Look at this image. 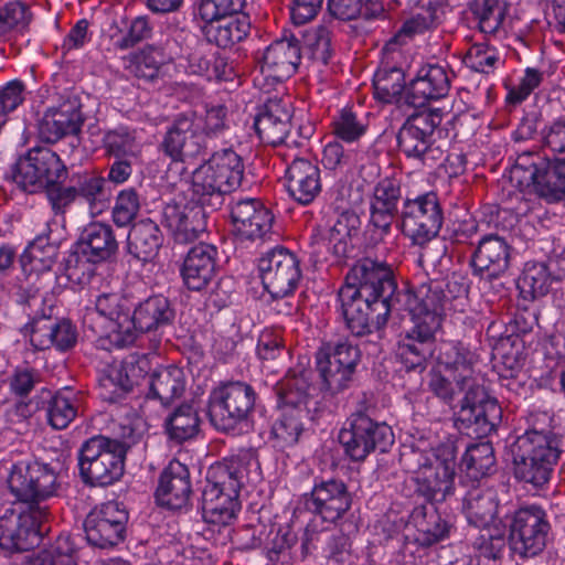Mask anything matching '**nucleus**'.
Segmentation results:
<instances>
[{
    "label": "nucleus",
    "mask_w": 565,
    "mask_h": 565,
    "mask_svg": "<svg viewBox=\"0 0 565 565\" xmlns=\"http://www.w3.org/2000/svg\"><path fill=\"white\" fill-rule=\"evenodd\" d=\"M395 289L391 267L366 258L348 274L339 301L348 328L359 337L385 326L393 303L403 305L413 328L399 343L398 355L407 369H415L434 356L431 347L441 327L446 296L437 281L397 291L393 298Z\"/></svg>",
    "instance_id": "obj_1"
},
{
    "label": "nucleus",
    "mask_w": 565,
    "mask_h": 565,
    "mask_svg": "<svg viewBox=\"0 0 565 565\" xmlns=\"http://www.w3.org/2000/svg\"><path fill=\"white\" fill-rule=\"evenodd\" d=\"M262 479L260 466L252 452L233 459L230 466L212 468L203 490L202 512L206 523L230 525L241 510L238 493L245 482L256 483Z\"/></svg>",
    "instance_id": "obj_2"
},
{
    "label": "nucleus",
    "mask_w": 565,
    "mask_h": 565,
    "mask_svg": "<svg viewBox=\"0 0 565 565\" xmlns=\"http://www.w3.org/2000/svg\"><path fill=\"white\" fill-rule=\"evenodd\" d=\"M223 106H213L204 113H190L179 116L167 131L162 149L173 161L186 162L198 157L206 148L210 138L225 129Z\"/></svg>",
    "instance_id": "obj_3"
},
{
    "label": "nucleus",
    "mask_w": 565,
    "mask_h": 565,
    "mask_svg": "<svg viewBox=\"0 0 565 565\" xmlns=\"http://www.w3.org/2000/svg\"><path fill=\"white\" fill-rule=\"evenodd\" d=\"M245 166L232 148L215 150L196 167L191 177V190L200 204L221 203L224 195L242 183Z\"/></svg>",
    "instance_id": "obj_4"
},
{
    "label": "nucleus",
    "mask_w": 565,
    "mask_h": 565,
    "mask_svg": "<svg viewBox=\"0 0 565 565\" xmlns=\"http://www.w3.org/2000/svg\"><path fill=\"white\" fill-rule=\"evenodd\" d=\"M413 455L417 462L414 480L426 500L440 502L454 493L457 447L452 437L429 449L418 444Z\"/></svg>",
    "instance_id": "obj_5"
},
{
    "label": "nucleus",
    "mask_w": 565,
    "mask_h": 565,
    "mask_svg": "<svg viewBox=\"0 0 565 565\" xmlns=\"http://www.w3.org/2000/svg\"><path fill=\"white\" fill-rule=\"evenodd\" d=\"M512 452L515 477L534 487H542L548 481L558 458L554 440L535 430L520 436Z\"/></svg>",
    "instance_id": "obj_6"
},
{
    "label": "nucleus",
    "mask_w": 565,
    "mask_h": 565,
    "mask_svg": "<svg viewBox=\"0 0 565 565\" xmlns=\"http://www.w3.org/2000/svg\"><path fill=\"white\" fill-rule=\"evenodd\" d=\"M530 156L520 157L511 169V182L520 193L534 192L548 202L565 199V159L545 161L537 158L527 162Z\"/></svg>",
    "instance_id": "obj_7"
},
{
    "label": "nucleus",
    "mask_w": 565,
    "mask_h": 565,
    "mask_svg": "<svg viewBox=\"0 0 565 565\" xmlns=\"http://www.w3.org/2000/svg\"><path fill=\"white\" fill-rule=\"evenodd\" d=\"M310 383L305 373L288 374L277 387L280 417L273 426L271 434L280 448L298 441L302 430L300 422L301 406L307 405Z\"/></svg>",
    "instance_id": "obj_8"
},
{
    "label": "nucleus",
    "mask_w": 565,
    "mask_h": 565,
    "mask_svg": "<svg viewBox=\"0 0 565 565\" xmlns=\"http://www.w3.org/2000/svg\"><path fill=\"white\" fill-rule=\"evenodd\" d=\"M79 470L85 482L108 486L124 471L122 448L116 440L103 436L93 437L81 448Z\"/></svg>",
    "instance_id": "obj_9"
},
{
    "label": "nucleus",
    "mask_w": 565,
    "mask_h": 565,
    "mask_svg": "<svg viewBox=\"0 0 565 565\" xmlns=\"http://www.w3.org/2000/svg\"><path fill=\"white\" fill-rule=\"evenodd\" d=\"M47 507H19L0 516V547L7 552L26 551L40 542Z\"/></svg>",
    "instance_id": "obj_10"
},
{
    "label": "nucleus",
    "mask_w": 565,
    "mask_h": 565,
    "mask_svg": "<svg viewBox=\"0 0 565 565\" xmlns=\"http://www.w3.org/2000/svg\"><path fill=\"white\" fill-rule=\"evenodd\" d=\"M360 358L358 347L348 342L321 348L316 354V365L322 390L334 395L349 388Z\"/></svg>",
    "instance_id": "obj_11"
},
{
    "label": "nucleus",
    "mask_w": 565,
    "mask_h": 565,
    "mask_svg": "<svg viewBox=\"0 0 565 565\" xmlns=\"http://www.w3.org/2000/svg\"><path fill=\"white\" fill-rule=\"evenodd\" d=\"M443 225V211L434 192L419 194L403 202L401 227L403 234L416 245L435 238Z\"/></svg>",
    "instance_id": "obj_12"
},
{
    "label": "nucleus",
    "mask_w": 565,
    "mask_h": 565,
    "mask_svg": "<svg viewBox=\"0 0 565 565\" xmlns=\"http://www.w3.org/2000/svg\"><path fill=\"white\" fill-rule=\"evenodd\" d=\"M67 171L60 157L49 148L39 147L20 158L14 170V181L24 191L38 192L54 186L66 178Z\"/></svg>",
    "instance_id": "obj_13"
},
{
    "label": "nucleus",
    "mask_w": 565,
    "mask_h": 565,
    "mask_svg": "<svg viewBox=\"0 0 565 565\" xmlns=\"http://www.w3.org/2000/svg\"><path fill=\"white\" fill-rule=\"evenodd\" d=\"M339 441L347 456L360 461L376 448L386 451L394 443V434L385 423H377L363 414H358L351 418L349 427L341 429Z\"/></svg>",
    "instance_id": "obj_14"
},
{
    "label": "nucleus",
    "mask_w": 565,
    "mask_h": 565,
    "mask_svg": "<svg viewBox=\"0 0 565 565\" xmlns=\"http://www.w3.org/2000/svg\"><path fill=\"white\" fill-rule=\"evenodd\" d=\"M255 393L242 382L227 383L211 392L209 416L212 424L220 430L233 429L246 419L253 408Z\"/></svg>",
    "instance_id": "obj_15"
},
{
    "label": "nucleus",
    "mask_w": 565,
    "mask_h": 565,
    "mask_svg": "<svg viewBox=\"0 0 565 565\" xmlns=\"http://www.w3.org/2000/svg\"><path fill=\"white\" fill-rule=\"evenodd\" d=\"M8 486L11 493L26 507H42L41 502L56 492V475L47 465L20 461L13 465Z\"/></svg>",
    "instance_id": "obj_16"
},
{
    "label": "nucleus",
    "mask_w": 565,
    "mask_h": 565,
    "mask_svg": "<svg viewBox=\"0 0 565 565\" xmlns=\"http://www.w3.org/2000/svg\"><path fill=\"white\" fill-rule=\"evenodd\" d=\"M258 269L264 288L274 298L291 295L302 277L299 259L282 247L265 254L259 259Z\"/></svg>",
    "instance_id": "obj_17"
},
{
    "label": "nucleus",
    "mask_w": 565,
    "mask_h": 565,
    "mask_svg": "<svg viewBox=\"0 0 565 565\" xmlns=\"http://www.w3.org/2000/svg\"><path fill=\"white\" fill-rule=\"evenodd\" d=\"M550 531L545 512L536 507L520 508L510 524V544L522 556H535L543 551Z\"/></svg>",
    "instance_id": "obj_18"
},
{
    "label": "nucleus",
    "mask_w": 565,
    "mask_h": 565,
    "mask_svg": "<svg viewBox=\"0 0 565 565\" xmlns=\"http://www.w3.org/2000/svg\"><path fill=\"white\" fill-rule=\"evenodd\" d=\"M441 122L437 111H422L411 116L399 129L397 140L401 150L408 158L420 159L423 162L436 159L440 152L431 146V136Z\"/></svg>",
    "instance_id": "obj_19"
},
{
    "label": "nucleus",
    "mask_w": 565,
    "mask_h": 565,
    "mask_svg": "<svg viewBox=\"0 0 565 565\" xmlns=\"http://www.w3.org/2000/svg\"><path fill=\"white\" fill-rule=\"evenodd\" d=\"M128 513L120 503L106 502L94 508L86 516L84 527L87 541L98 547H107L122 540Z\"/></svg>",
    "instance_id": "obj_20"
},
{
    "label": "nucleus",
    "mask_w": 565,
    "mask_h": 565,
    "mask_svg": "<svg viewBox=\"0 0 565 565\" xmlns=\"http://www.w3.org/2000/svg\"><path fill=\"white\" fill-rule=\"evenodd\" d=\"M173 317L170 303L162 296L150 297L139 303L132 315L124 317L121 335H116V345L132 343L138 333L148 332L168 324Z\"/></svg>",
    "instance_id": "obj_21"
},
{
    "label": "nucleus",
    "mask_w": 565,
    "mask_h": 565,
    "mask_svg": "<svg viewBox=\"0 0 565 565\" xmlns=\"http://www.w3.org/2000/svg\"><path fill=\"white\" fill-rule=\"evenodd\" d=\"M146 356H130L110 364L99 377L100 396L108 402H117L138 385L149 372Z\"/></svg>",
    "instance_id": "obj_22"
},
{
    "label": "nucleus",
    "mask_w": 565,
    "mask_h": 565,
    "mask_svg": "<svg viewBox=\"0 0 565 565\" xmlns=\"http://www.w3.org/2000/svg\"><path fill=\"white\" fill-rule=\"evenodd\" d=\"M129 300L119 292H102L95 299V309L84 316V323L100 337L116 345V335H121L124 317L128 313Z\"/></svg>",
    "instance_id": "obj_23"
},
{
    "label": "nucleus",
    "mask_w": 565,
    "mask_h": 565,
    "mask_svg": "<svg viewBox=\"0 0 565 565\" xmlns=\"http://www.w3.org/2000/svg\"><path fill=\"white\" fill-rule=\"evenodd\" d=\"M459 416L462 422L477 426V433L487 436L493 433L502 419L498 401L480 385L471 386L466 393Z\"/></svg>",
    "instance_id": "obj_24"
},
{
    "label": "nucleus",
    "mask_w": 565,
    "mask_h": 565,
    "mask_svg": "<svg viewBox=\"0 0 565 565\" xmlns=\"http://www.w3.org/2000/svg\"><path fill=\"white\" fill-rule=\"evenodd\" d=\"M234 233L241 239L266 237L273 228L274 215L259 200H237L231 210Z\"/></svg>",
    "instance_id": "obj_25"
},
{
    "label": "nucleus",
    "mask_w": 565,
    "mask_h": 565,
    "mask_svg": "<svg viewBox=\"0 0 565 565\" xmlns=\"http://www.w3.org/2000/svg\"><path fill=\"white\" fill-rule=\"evenodd\" d=\"M299 62L297 40H277L266 47L259 60L260 74L269 85L282 82L296 72Z\"/></svg>",
    "instance_id": "obj_26"
},
{
    "label": "nucleus",
    "mask_w": 565,
    "mask_h": 565,
    "mask_svg": "<svg viewBox=\"0 0 565 565\" xmlns=\"http://www.w3.org/2000/svg\"><path fill=\"white\" fill-rule=\"evenodd\" d=\"M465 511L469 523L487 532L481 534V539H491L490 551L482 548V554L486 557L495 558L497 551L503 541L500 535L490 533V526H495L498 513V501L494 492L491 490L469 492L465 502Z\"/></svg>",
    "instance_id": "obj_27"
},
{
    "label": "nucleus",
    "mask_w": 565,
    "mask_h": 565,
    "mask_svg": "<svg viewBox=\"0 0 565 565\" xmlns=\"http://www.w3.org/2000/svg\"><path fill=\"white\" fill-rule=\"evenodd\" d=\"M163 222L179 241H191L205 231L203 209L184 198L174 199L163 207Z\"/></svg>",
    "instance_id": "obj_28"
},
{
    "label": "nucleus",
    "mask_w": 565,
    "mask_h": 565,
    "mask_svg": "<svg viewBox=\"0 0 565 565\" xmlns=\"http://www.w3.org/2000/svg\"><path fill=\"white\" fill-rule=\"evenodd\" d=\"M217 250L210 244L193 246L186 254L181 277L184 286L192 291L205 289L216 275Z\"/></svg>",
    "instance_id": "obj_29"
},
{
    "label": "nucleus",
    "mask_w": 565,
    "mask_h": 565,
    "mask_svg": "<svg viewBox=\"0 0 565 565\" xmlns=\"http://www.w3.org/2000/svg\"><path fill=\"white\" fill-rule=\"evenodd\" d=\"M450 88V79L444 66L427 64L406 88V99L414 107H423L429 100L445 97Z\"/></svg>",
    "instance_id": "obj_30"
},
{
    "label": "nucleus",
    "mask_w": 565,
    "mask_h": 565,
    "mask_svg": "<svg viewBox=\"0 0 565 565\" xmlns=\"http://www.w3.org/2000/svg\"><path fill=\"white\" fill-rule=\"evenodd\" d=\"M308 507L324 521L334 522L350 509L351 498L342 481H321L313 487Z\"/></svg>",
    "instance_id": "obj_31"
},
{
    "label": "nucleus",
    "mask_w": 565,
    "mask_h": 565,
    "mask_svg": "<svg viewBox=\"0 0 565 565\" xmlns=\"http://www.w3.org/2000/svg\"><path fill=\"white\" fill-rule=\"evenodd\" d=\"M286 188L297 202H312L321 191L319 167L305 158L294 159L286 170Z\"/></svg>",
    "instance_id": "obj_32"
},
{
    "label": "nucleus",
    "mask_w": 565,
    "mask_h": 565,
    "mask_svg": "<svg viewBox=\"0 0 565 565\" xmlns=\"http://www.w3.org/2000/svg\"><path fill=\"white\" fill-rule=\"evenodd\" d=\"M191 493L189 470L178 460H172L163 470L156 498L159 504L169 509H181Z\"/></svg>",
    "instance_id": "obj_33"
},
{
    "label": "nucleus",
    "mask_w": 565,
    "mask_h": 565,
    "mask_svg": "<svg viewBox=\"0 0 565 565\" xmlns=\"http://www.w3.org/2000/svg\"><path fill=\"white\" fill-rule=\"evenodd\" d=\"M83 124L79 109L72 103H63L50 108L40 122V135L47 142H56L63 137L76 135Z\"/></svg>",
    "instance_id": "obj_34"
},
{
    "label": "nucleus",
    "mask_w": 565,
    "mask_h": 565,
    "mask_svg": "<svg viewBox=\"0 0 565 565\" xmlns=\"http://www.w3.org/2000/svg\"><path fill=\"white\" fill-rule=\"evenodd\" d=\"M77 253L90 263L108 259L117 249L113 230L109 225L92 222L85 226L77 243Z\"/></svg>",
    "instance_id": "obj_35"
},
{
    "label": "nucleus",
    "mask_w": 565,
    "mask_h": 565,
    "mask_svg": "<svg viewBox=\"0 0 565 565\" xmlns=\"http://www.w3.org/2000/svg\"><path fill=\"white\" fill-rule=\"evenodd\" d=\"M291 114L286 104L270 100L265 110L255 119V129L259 138L273 146L285 141L290 130Z\"/></svg>",
    "instance_id": "obj_36"
},
{
    "label": "nucleus",
    "mask_w": 565,
    "mask_h": 565,
    "mask_svg": "<svg viewBox=\"0 0 565 565\" xmlns=\"http://www.w3.org/2000/svg\"><path fill=\"white\" fill-rule=\"evenodd\" d=\"M509 252L510 247L502 237L488 235L479 242L472 257V266L476 271L498 277L508 269Z\"/></svg>",
    "instance_id": "obj_37"
},
{
    "label": "nucleus",
    "mask_w": 565,
    "mask_h": 565,
    "mask_svg": "<svg viewBox=\"0 0 565 565\" xmlns=\"http://www.w3.org/2000/svg\"><path fill=\"white\" fill-rule=\"evenodd\" d=\"M433 358L436 360L435 367L449 373L457 385L471 381L473 356L458 343L452 341L441 342L437 350L434 351Z\"/></svg>",
    "instance_id": "obj_38"
},
{
    "label": "nucleus",
    "mask_w": 565,
    "mask_h": 565,
    "mask_svg": "<svg viewBox=\"0 0 565 565\" xmlns=\"http://www.w3.org/2000/svg\"><path fill=\"white\" fill-rule=\"evenodd\" d=\"M202 22L201 29L207 41L222 47L242 41L249 31V22L246 17L225 15L213 21Z\"/></svg>",
    "instance_id": "obj_39"
},
{
    "label": "nucleus",
    "mask_w": 565,
    "mask_h": 565,
    "mask_svg": "<svg viewBox=\"0 0 565 565\" xmlns=\"http://www.w3.org/2000/svg\"><path fill=\"white\" fill-rule=\"evenodd\" d=\"M399 196L401 189L396 181L383 179L376 184L371 202V221L376 227H390Z\"/></svg>",
    "instance_id": "obj_40"
},
{
    "label": "nucleus",
    "mask_w": 565,
    "mask_h": 565,
    "mask_svg": "<svg viewBox=\"0 0 565 565\" xmlns=\"http://www.w3.org/2000/svg\"><path fill=\"white\" fill-rule=\"evenodd\" d=\"M162 244L160 228L151 220L136 223L128 235V249L142 262L152 260Z\"/></svg>",
    "instance_id": "obj_41"
},
{
    "label": "nucleus",
    "mask_w": 565,
    "mask_h": 565,
    "mask_svg": "<svg viewBox=\"0 0 565 565\" xmlns=\"http://www.w3.org/2000/svg\"><path fill=\"white\" fill-rule=\"evenodd\" d=\"M412 519L416 527L415 540L419 545L430 546L449 537L451 525L434 509H417Z\"/></svg>",
    "instance_id": "obj_42"
},
{
    "label": "nucleus",
    "mask_w": 565,
    "mask_h": 565,
    "mask_svg": "<svg viewBox=\"0 0 565 565\" xmlns=\"http://www.w3.org/2000/svg\"><path fill=\"white\" fill-rule=\"evenodd\" d=\"M185 388L183 371L177 366H164L156 370L150 379L149 396L168 405L181 396Z\"/></svg>",
    "instance_id": "obj_43"
},
{
    "label": "nucleus",
    "mask_w": 565,
    "mask_h": 565,
    "mask_svg": "<svg viewBox=\"0 0 565 565\" xmlns=\"http://www.w3.org/2000/svg\"><path fill=\"white\" fill-rule=\"evenodd\" d=\"M447 8V0H418L412 17L404 22L397 38L422 33L439 23Z\"/></svg>",
    "instance_id": "obj_44"
},
{
    "label": "nucleus",
    "mask_w": 565,
    "mask_h": 565,
    "mask_svg": "<svg viewBox=\"0 0 565 565\" xmlns=\"http://www.w3.org/2000/svg\"><path fill=\"white\" fill-rule=\"evenodd\" d=\"M57 249L47 237L39 236L28 245L21 255V266L25 275H40L51 270Z\"/></svg>",
    "instance_id": "obj_45"
},
{
    "label": "nucleus",
    "mask_w": 565,
    "mask_h": 565,
    "mask_svg": "<svg viewBox=\"0 0 565 565\" xmlns=\"http://www.w3.org/2000/svg\"><path fill=\"white\" fill-rule=\"evenodd\" d=\"M105 180L94 173H85L78 178L75 185L78 202L86 204L92 216H98L107 210L109 200L104 191Z\"/></svg>",
    "instance_id": "obj_46"
},
{
    "label": "nucleus",
    "mask_w": 565,
    "mask_h": 565,
    "mask_svg": "<svg viewBox=\"0 0 565 565\" xmlns=\"http://www.w3.org/2000/svg\"><path fill=\"white\" fill-rule=\"evenodd\" d=\"M548 267L544 263L529 262L525 264L518 288L525 300H534L548 294L552 287Z\"/></svg>",
    "instance_id": "obj_47"
},
{
    "label": "nucleus",
    "mask_w": 565,
    "mask_h": 565,
    "mask_svg": "<svg viewBox=\"0 0 565 565\" xmlns=\"http://www.w3.org/2000/svg\"><path fill=\"white\" fill-rule=\"evenodd\" d=\"M331 129L337 139L347 143H356L366 134L369 122L351 108H342L334 115Z\"/></svg>",
    "instance_id": "obj_48"
},
{
    "label": "nucleus",
    "mask_w": 565,
    "mask_h": 565,
    "mask_svg": "<svg viewBox=\"0 0 565 565\" xmlns=\"http://www.w3.org/2000/svg\"><path fill=\"white\" fill-rule=\"evenodd\" d=\"M166 431L178 443L192 438L199 428V417L190 405H182L166 420Z\"/></svg>",
    "instance_id": "obj_49"
},
{
    "label": "nucleus",
    "mask_w": 565,
    "mask_h": 565,
    "mask_svg": "<svg viewBox=\"0 0 565 565\" xmlns=\"http://www.w3.org/2000/svg\"><path fill=\"white\" fill-rule=\"evenodd\" d=\"M122 28L111 29V41L115 46L125 50L150 36L151 26L148 18L137 17L131 21L121 20Z\"/></svg>",
    "instance_id": "obj_50"
},
{
    "label": "nucleus",
    "mask_w": 565,
    "mask_h": 565,
    "mask_svg": "<svg viewBox=\"0 0 565 565\" xmlns=\"http://www.w3.org/2000/svg\"><path fill=\"white\" fill-rule=\"evenodd\" d=\"M75 547L67 535H61L53 546L30 557L28 565H76Z\"/></svg>",
    "instance_id": "obj_51"
},
{
    "label": "nucleus",
    "mask_w": 565,
    "mask_h": 565,
    "mask_svg": "<svg viewBox=\"0 0 565 565\" xmlns=\"http://www.w3.org/2000/svg\"><path fill=\"white\" fill-rule=\"evenodd\" d=\"M42 333V331H33L31 334V342L40 350L55 347L57 350L65 351L76 342V331L68 321H60L51 326V329L45 332V339L40 338Z\"/></svg>",
    "instance_id": "obj_52"
},
{
    "label": "nucleus",
    "mask_w": 565,
    "mask_h": 565,
    "mask_svg": "<svg viewBox=\"0 0 565 565\" xmlns=\"http://www.w3.org/2000/svg\"><path fill=\"white\" fill-rule=\"evenodd\" d=\"M505 12L507 6L503 0H476L473 4L479 29L484 34H493L500 29Z\"/></svg>",
    "instance_id": "obj_53"
},
{
    "label": "nucleus",
    "mask_w": 565,
    "mask_h": 565,
    "mask_svg": "<svg viewBox=\"0 0 565 565\" xmlns=\"http://www.w3.org/2000/svg\"><path fill=\"white\" fill-rule=\"evenodd\" d=\"M77 407L75 396L70 391L56 393L50 401L47 419L55 429H64L76 417Z\"/></svg>",
    "instance_id": "obj_54"
},
{
    "label": "nucleus",
    "mask_w": 565,
    "mask_h": 565,
    "mask_svg": "<svg viewBox=\"0 0 565 565\" xmlns=\"http://www.w3.org/2000/svg\"><path fill=\"white\" fill-rule=\"evenodd\" d=\"M374 95L384 103H391L404 88V74L401 68L380 67L373 79Z\"/></svg>",
    "instance_id": "obj_55"
},
{
    "label": "nucleus",
    "mask_w": 565,
    "mask_h": 565,
    "mask_svg": "<svg viewBox=\"0 0 565 565\" xmlns=\"http://www.w3.org/2000/svg\"><path fill=\"white\" fill-rule=\"evenodd\" d=\"M461 465L475 478L487 475L494 465L493 448L489 443L471 445L466 450Z\"/></svg>",
    "instance_id": "obj_56"
},
{
    "label": "nucleus",
    "mask_w": 565,
    "mask_h": 565,
    "mask_svg": "<svg viewBox=\"0 0 565 565\" xmlns=\"http://www.w3.org/2000/svg\"><path fill=\"white\" fill-rule=\"evenodd\" d=\"M462 61L470 70L489 74L499 62V53L487 43H476L468 49Z\"/></svg>",
    "instance_id": "obj_57"
},
{
    "label": "nucleus",
    "mask_w": 565,
    "mask_h": 565,
    "mask_svg": "<svg viewBox=\"0 0 565 565\" xmlns=\"http://www.w3.org/2000/svg\"><path fill=\"white\" fill-rule=\"evenodd\" d=\"M306 52L315 61L327 64L331 56V38L327 26L320 25L303 34Z\"/></svg>",
    "instance_id": "obj_58"
},
{
    "label": "nucleus",
    "mask_w": 565,
    "mask_h": 565,
    "mask_svg": "<svg viewBox=\"0 0 565 565\" xmlns=\"http://www.w3.org/2000/svg\"><path fill=\"white\" fill-rule=\"evenodd\" d=\"M140 201L134 189L121 190L113 207V220L117 226H127L137 216Z\"/></svg>",
    "instance_id": "obj_59"
},
{
    "label": "nucleus",
    "mask_w": 565,
    "mask_h": 565,
    "mask_svg": "<svg viewBox=\"0 0 565 565\" xmlns=\"http://www.w3.org/2000/svg\"><path fill=\"white\" fill-rule=\"evenodd\" d=\"M105 146L117 157H134L140 152V147L135 137L126 128H117L108 131L104 137Z\"/></svg>",
    "instance_id": "obj_60"
},
{
    "label": "nucleus",
    "mask_w": 565,
    "mask_h": 565,
    "mask_svg": "<svg viewBox=\"0 0 565 565\" xmlns=\"http://www.w3.org/2000/svg\"><path fill=\"white\" fill-rule=\"evenodd\" d=\"M358 154L354 149L344 150L339 141H330L324 146L322 163L329 170H344L356 162Z\"/></svg>",
    "instance_id": "obj_61"
},
{
    "label": "nucleus",
    "mask_w": 565,
    "mask_h": 565,
    "mask_svg": "<svg viewBox=\"0 0 565 565\" xmlns=\"http://www.w3.org/2000/svg\"><path fill=\"white\" fill-rule=\"evenodd\" d=\"M244 0H200L198 17L202 21H213L225 15H237L243 8Z\"/></svg>",
    "instance_id": "obj_62"
},
{
    "label": "nucleus",
    "mask_w": 565,
    "mask_h": 565,
    "mask_svg": "<svg viewBox=\"0 0 565 565\" xmlns=\"http://www.w3.org/2000/svg\"><path fill=\"white\" fill-rule=\"evenodd\" d=\"M543 81V73L534 67H527L516 85L509 87L507 99L519 104L525 100L531 93L540 86Z\"/></svg>",
    "instance_id": "obj_63"
},
{
    "label": "nucleus",
    "mask_w": 565,
    "mask_h": 565,
    "mask_svg": "<svg viewBox=\"0 0 565 565\" xmlns=\"http://www.w3.org/2000/svg\"><path fill=\"white\" fill-rule=\"evenodd\" d=\"M162 61L160 51L152 47L146 49L136 56L134 72L139 78L152 81L159 75Z\"/></svg>",
    "instance_id": "obj_64"
}]
</instances>
